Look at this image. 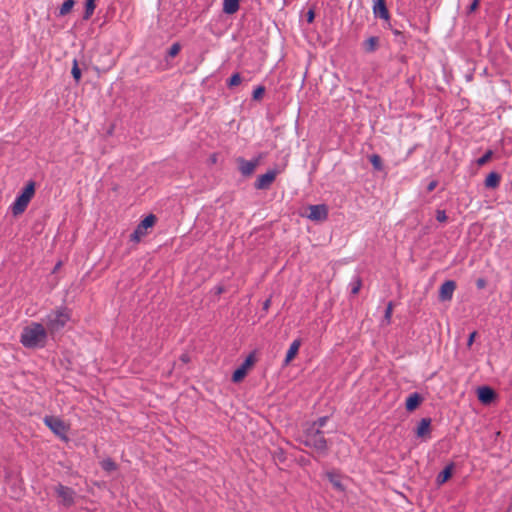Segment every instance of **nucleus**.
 Here are the masks:
<instances>
[{
  "instance_id": "6ab92c4d",
  "label": "nucleus",
  "mask_w": 512,
  "mask_h": 512,
  "mask_svg": "<svg viewBox=\"0 0 512 512\" xmlns=\"http://www.w3.org/2000/svg\"><path fill=\"white\" fill-rule=\"evenodd\" d=\"M363 49L367 53H372L377 50L379 45V38L377 36H371L363 42Z\"/></svg>"
},
{
  "instance_id": "4be33fe9",
  "label": "nucleus",
  "mask_w": 512,
  "mask_h": 512,
  "mask_svg": "<svg viewBox=\"0 0 512 512\" xmlns=\"http://www.w3.org/2000/svg\"><path fill=\"white\" fill-rule=\"evenodd\" d=\"M100 466L106 472H113L117 469V464L110 457L103 459Z\"/></svg>"
},
{
  "instance_id": "6e6552de",
  "label": "nucleus",
  "mask_w": 512,
  "mask_h": 512,
  "mask_svg": "<svg viewBox=\"0 0 512 512\" xmlns=\"http://www.w3.org/2000/svg\"><path fill=\"white\" fill-rule=\"evenodd\" d=\"M236 161L238 164V169H239L240 173L242 174V176H244V177H248V176L252 175L253 172L255 171L257 165L259 164V158H254L252 160H246L243 157H239V158H237Z\"/></svg>"
},
{
  "instance_id": "39448f33",
  "label": "nucleus",
  "mask_w": 512,
  "mask_h": 512,
  "mask_svg": "<svg viewBox=\"0 0 512 512\" xmlns=\"http://www.w3.org/2000/svg\"><path fill=\"white\" fill-rule=\"evenodd\" d=\"M44 424L61 440L68 441V426L59 417L46 415L43 418Z\"/></svg>"
},
{
  "instance_id": "473e14b6",
  "label": "nucleus",
  "mask_w": 512,
  "mask_h": 512,
  "mask_svg": "<svg viewBox=\"0 0 512 512\" xmlns=\"http://www.w3.org/2000/svg\"><path fill=\"white\" fill-rule=\"evenodd\" d=\"M392 310H393V304L392 302H389L386 306V309L384 311V320L387 322V323H390L391 322V317H392Z\"/></svg>"
},
{
  "instance_id": "c03bdc74",
  "label": "nucleus",
  "mask_w": 512,
  "mask_h": 512,
  "mask_svg": "<svg viewBox=\"0 0 512 512\" xmlns=\"http://www.w3.org/2000/svg\"><path fill=\"white\" fill-rule=\"evenodd\" d=\"M270 304H271V300L270 299H266L264 302H263V306H262V309L264 311H267L270 307Z\"/></svg>"
},
{
  "instance_id": "4468645a",
  "label": "nucleus",
  "mask_w": 512,
  "mask_h": 512,
  "mask_svg": "<svg viewBox=\"0 0 512 512\" xmlns=\"http://www.w3.org/2000/svg\"><path fill=\"white\" fill-rule=\"evenodd\" d=\"M431 422H432L431 418H428V417L422 418L418 422V425H417V428H416V435H417V437H420V438L430 437Z\"/></svg>"
},
{
  "instance_id": "c85d7f7f",
  "label": "nucleus",
  "mask_w": 512,
  "mask_h": 512,
  "mask_svg": "<svg viewBox=\"0 0 512 512\" xmlns=\"http://www.w3.org/2000/svg\"><path fill=\"white\" fill-rule=\"evenodd\" d=\"M350 291L352 294H357L361 287V280L359 277H354L349 284Z\"/></svg>"
},
{
  "instance_id": "bb28decb",
  "label": "nucleus",
  "mask_w": 512,
  "mask_h": 512,
  "mask_svg": "<svg viewBox=\"0 0 512 512\" xmlns=\"http://www.w3.org/2000/svg\"><path fill=\"white\" fill-rule=\"evenodd\" d=\"M369 160L375 170L381 171L383 169L382 160L378 154L371 155Z\"/></svg>"
},
{
  "instance_id": "f03ea898",
  "label": "nucleus",
  "mask_w": 512,
  "mask_h": 512,
  "mask_svg": "<svg viewBox=\"0 0 512 512\" xmlns=\"http://www.w3.org/2000/svg\"><path fill=\"white\" fill-rule=\"evenodd\" d=\"M302 443L321 455H326L328 451L327 440L323 431L318 430L316 427L307 426L302 435Z\"/></svg>"
},
{
  "instance_id": "9b49d317",
  "label": "nucleus",
  "mask_w": 512,
  "mask_h": 512,
  "mask_svg": "<svg viewBox=\"0 0 512 512\" xmlns=\"http://www.w3.org/2000/svg\"><path fill=\"white\" fill-rule=\"evenodd\" d=\"M372 10L376 18H380L385 22H389L390 14L387 9L385 0H373Z\"/></svg>"
},
{
  "instance_id": "72a5a7b5",
  "label": "nucleus",
  "mask_w": 512,
  "mask_h": 512,
  "mask_svg": "<svg viewBox=\"0 0 512 512\" xmlns=\"http://www.w3.org/2000/svg\"><path fill=\"white\" fill-rule=\"evenodd\" d=\"M180 44L179 43H174L171 45V47L168 49L167 51V55L169 57H175L179 51H180Z\"/></svg>"
},
{
  "instance_id": "a211bd4d",
  "label": "nucleus",
  "mask_w": 512,
  "mask_h": 512,
  "mask_svg": "<svg viewBox=\"0 0 512 512\" xmlns=\"http://www.w3.org/2000/svg\"><path fill=\"white\" fill-rule=\"evenodd\" d=\"M500 180H501L500 175L497 172L492 171L486 176L484 185L486 188L494 189L499 186Z\"/></svg>"
},
{
  "instance_id": "a878e982",
  "label": "nucleus",
  "mask_w": 512,
  "mask_h": 512,
  "mask_svg": "<svg viewBox=\"0 0 512 512\" xmlns=\"http://www.w3.org/2000/svg\"><path fill=\"white\" fill-rule=\"evenodd\" d=\"M71 74H72V77L73 79L75 80L76 83H79L80 79H81V69L79 68L78 66V61L77 59H74L73 60V65H72V69H71Z\"/></svg>"
},
{
  "instance_id": "ea45409f",
  "label": "nucleus",
  "mask_w": 512,
  "mask_h": 512,
  "mask_svg": "<svg viewBox=\"0 0 512 512\" xmlns=\"http://www.w3.org/2000/svg\"><path fill=\"white\" fill-rule=\"evenodd\" d=\"M437 184H438V182H437L436 180H432V181L428 184V186H427V191H428V192L433 191V190L437 187Z\"/></svg>"
},
{
  "instance_id": "e433bc0d",
  "label": "nucleus",
  "mask_w": 512,
  "mask_h": 512,
  "mask_svg": "<svg viewBox=\"0 0 512 512\" xmlns=\"http://www.w3.org/2000/svg\"><path fill=\"white\" fill-rule=\"evenodd\" d=\"M478 5H479V0H473L471 2V4L468 6L467 12L473 13L478 8Z\"/></svg>"
},
{
  "instance_id": "a18cd8bd",
  "label": "nucleus",
  "mask_w": 512,
  "mask_h": 512,
  "mask_svg": "<svg viewBox=\"0 0 512 512\" xmlns=\"http://www.w3.org/2000/svg\"><path fill=\"white\" fill-rule=\"evenodd\" d=\"M181 360H182L183 362H188V361H189V357H188V355L183 354V355L181 356Z\"/></svg>"
},
{
  "instance_id": "393cba45",
  "label": "nucleus",
  "mask_w": 512,
  "mask_h": 512,
  "mask_svg": "<svg viewBox=\"0 0 512 512\" xmlns=\"http://www.w3.org/2000/svg\"><path fill=\"white\" fill-rule=\"evenodd\" d=\"M242 81V78H241V75L236 72V73H233L229 79H227L226 81V85L228 88H233L237 85H239Z\"/></svg>"
},
{
  "instance_id": "f704fd0d",
  "label": "nucleus",
  "mask_w": 512,
  "mask_h": 512,
  "mask_svg": "<svg viewBox=\"0 0 512 512\" xmlns=\"http://www.w3.org/2000/svg\"><path fill=\"white\" fill-rule=\"evenodd\" d=\"M254 362V357L252 354H250L240 365L241 369H243L245 372H247L248 368L252 366Z\"/></svg>"
},
{
  "instance_id": "c9c22d12",
  "label": "nucleus",
  "mask_w": 512,
  "mask_h": 512,
  "mask_svg": "<svg viewBox=\"0 0 512 512\" xmlns=\"http://www.w3.org/2000/svg\"><path fill=\"white\" fill-rule=\"evenodd\" d=\"M436 220L439 222H445L447 220V215L445 210L437 209L436 210Z\"/></svg>"
},
{
  "instance_id": "dca6fc26",
  "label": "nucleus",
  "mask_w": 512,
  "mask_h": 512,
  "mask_svg": "<svg viewBox=\"0 0 512 512\" xmlns=\"http://www.w3.org/2000/svg\"><path fill=\"white\" fill-rule=\"evenodd\" d=\"M300 346H301L300 339H295L292 341V343L290 344V346L286 352V356L284 359L285 365L289 364L294 359V357L296 356V354L299 351Z\"/></svg>"
},
{
  "instance_id": "f8f14e48",
  "label": "nucleus",
  "mask_w": 512,
  "mask_h": 512,
  "mask_svg": "<svg viewBox=\"0 0 512 512\" xmlns=\"http://www.w3.org/2000/svg\"><path fill=\"white\" fill-rule=\"evenodd\" d=\"M328 216L327 208L324 204L311 205L309 207L308 218L314 221L325 220Z\"/></svg>"
},
{
  "instance_id": "f257e3e1",
  "label": "nucleus",
  "mask_w": 512,
  "mask_h": 512,
  "mask_svg": "<svg viewBox=\"0 0 512 512\" xmlns=\"http://www.w3.org/2000/svg\"><path fill=\"white\" fill-rule=\"evenodd\" d=\"M47 329L41 323L32 322L23 328L20 343L29 349L43 348L47 342Z\"/></svg>"
},
{
  "instance_id": "2eb2a0df",
  "label": "nucleus",
  "mask_w": 512,
  "mask_h": 512,
  "mask_svg": "<svg viewBox=\"0 0 512 512\" xmlns=\"http://www.w3.org/2000/svg\"><path fill=\"white\" fill-rule=\"evenodd\" d=\"M422 402V397L418 392L411 393L405 402V408L407 411H414Z\"/></svg>"
},
{
  "instance_id": "58836bf2",
  "label": "nucleus",
  "mask_w": 512,
  "mask_h": 512,
  "mask_svg": "<svg viewBox=\"0 0 512 512\" xmlns=\"http://www.w3.org/2000/svg\"><path fill=\"white\" fill-rule=\"evenodd\" d=\"M224 291H225V288H224L222 285H217V286H215V287L212 289V292H213L216 296L221 295Z\"/></svg>"
},
{
  "instance_id": "9d476101",
  "label": "nucleus",
  "mask_w": 512,
  "mask_h": 512,
  "mask_svg": "<svg viewBox=\"0 0 512 512\" xmlns=\"http://www.w3.org/2000/svg\"><path fill=\"white\" fill-rule=\"evenodd\" d=\"M456 283L453 280H446L439 289V299L442 302L450 301L453 298Z\"/></svg>"
},
{
  "instance_id": "2f4dec72",
  "label": "nucleus",
  "mask_w": 512,
  "mask_h": 512,
  "mask_svg": "<svg viewBox=\"0 0 512 512\" xmlns=\"http://www.w3.org/2000/svg\"><path fill=\"white\" fill-rule=\"evenodd\" d=\"M492 155H493V152L491 150H487L481 157H479L477 159V161H476L477 164L479 166L484 165L492 157Z\"/></svg>"
},
{
  "instance_id": "1a4fd4ad",
  "label": "nucleus",
  "mask_w": 512,
  "mask_h": 512,
  "mask_svg": "<svg viewBox=\"0 0 512 512\" xmlns=\"http://www.w3.org/2000/svg\"><path fill=\"white\" fill-rule=\"evenodd\" d=\"M277 176V171L272 169L268 170L266 173L258 176L257 180L254 183V186L258 190H265L270 187V185L274 182Z\"/></svg>"
},
{
  "instance_id": "20e7f679",
  "label": "nucleus",
  "mask_w": 512,
  "mask_h": 512,
  "mask_svg": "<svg viewBox=\"0 0 512 512\" xmlns=\"http://www.w3.org/2000/svg\"><path fill=\"white\" fill-rule=\"evenodd\" d=\"M34 194L35 182L30 180L21 189L19 194L16 196L14 202L11 204V211L13 215L17 216L19 214H22L26 210Z\"/></svg>"
},
{
  "instance_id": "c756f323",
  "label": "nucleus",
  "mask_w": 512,
  "mask_h": 512,
  "mask_svg": "<svg viewBox=\"0 0 512 512\" xmlns=\"http://www.w3.org/2000/svg\"><path fill=\"white\" fill-rule=\"evenodd\" d=\"M328 416H322L319 417L317 420L309 424V427H316L318 430H321L322 427H324L327 424Z\"/></svg>"
},
{
  "instance_id": "aec40b11",
  "label": "nucleus",
  "mask_w": 512,
  "mask_h": 512,
  "mask_svg": "<svg viewBox=\"0 0 512 512\" xmlns=\"http://www.w3.org/2000/svg\"><path fill=\"white\" fill-rule=\"evenodd\" d=\"M326 476L328 478V480L330 481V483L333 485V487L338 490V491H344V486L341 482V479H340V476L339 475H336L334 472L332 471H328L326 473Z\"/></svg>"
},
{
  "instance_id": "7ed1b4c3",
  "label": "nucleus",
  "mask_w": 512,
  "mask_h": 512,
  "mask_svg": "<svg viewBox=\"0 0 512 512\" xmlns=\"http://www.w3.org/2000/svg\"><path fill=\"white\" fill-rule=\"evenodd\" d=\"M71 319L70 310L61 306L46 315L45 323L50 334L60 332Z\"/></svg>"
},
{
  "instance_id": "ddd939ff",
  "label": "nucleus",
  "mask_w": 512,
  "mask_h": 512,
  "mask_svg": "<svg viewBox=\"0 0 512 512\" xmlns=\"http://www.w3.org/2000/svg\"><path fill=\"white\" fill-rule=\"evenodd\" d=\"M477 397L482 404H490L495 399L496 393L489 386H481L477 389Z\"/></svg>"
},
{
  "instance_id": "423d86ee",
  "label": "nucleus",
  "mask_w": 512,
  "mask_h": 512,
  "mask_svg": "<svg viewBox=\"0 0 512 512\" xmlns=\"http://www.w3.org/2000/svg\"><path fill=\"white\" fill-rule=\"evenodd\" d=\"M55 493L59 498V503L65 507H71L76 501V492L74 489L58 484L55 486Z\"/></svg>"
},
{
  "instance_id": "0eeeda50",
  "label": "nucleus",
  "mask_w": 512,
  "mask_h": 512,
  "mask_svg": "<svg viewBox=\"0 0 512 512\" xmlns=\"http://www.w3.org/2000/svg\"><path fill=\"white\" fill-rule=\"evenodd\" d=\"M156 221V217L153 214L147 215L135 228L130 236L131 241L139 242L141 237L146 234V230L151 228Z\"/></svg>"
},
{
  "instance_id": "f3484780",
  "label": "nucleus",
  "mask_w": 512,
  "mask_h": 512,
  "mask_svg": "<svg viewBox=\"0 0 512 512\" xmlns=\"http://www.w3.org/2000/svg\"><path fill=\"white\" fill-rule=\"evenodd\" d=\"M453 467V463H450L447 466H445V468L436 477L437 485H443L450 479V477L452 476Z\"/></svg>"
},
{
  "instance_id": "4c0bfd02",
  "label": "nucleus",
  "mask_w": 512,
  "mask_h": 512,
  "mask_svg": "<svg viewBox=\"0 0 512 512\" xmlns=\"http://www.w3.org/2000/svg\"><path fill=\"white\" fill-rule=\"evenodd\" d=\"M487 281L484 278H478L476 280V287L477 289L481 290L486 287Z\"/></svg>"
},
{
  "instance_id": "7c9ffc66",
  "label": "nucleus",
  "mask_w": 512,
  "mask_h": 512,
  "mask_svg": "<svg viewBox=\"0 0 512 512\" xmlns=\"http://www.w3.org/2000/svg\"><path fill=\"white\" fill-rule=\"evenodd\" d=\"M264 93H265V87L263 85H258L254 88V90L252 92V99L259 100L262 98Z\"/></svg>"
},
{
  "instance_id": "5701e85b",
  "label": "nucleus",
  "mask_w": 512,
  "mask_h": 512,
  "mask_svg": "<svg viewBox=\"0 0 512 512\" xmlns=\"http://www.w3.org/2000/svg\"><path fill=\"white\" fill-rule=\"evenodd\" d=\"M95 8H96L95 0H86L83 19L88 20L93 15Z\"/></svg>"
},
{
  "instance_id": "a19ab883",
  "label": "nucleus",
  "mask_w": 512,
  "mask_h": 512,
  "mask_svg": "<svg viewBox=\"0 0 512 512\" xmlns=\"http://www.w3.org/2000/svg\"><path fill=\"white\" fill-rule=\"evenodd\" d=\"M475 336H476V332L475 331H473L472 333L469 334L468 339H467V345L468 346H471L473 344Z\"/></svg>"
},
{
  "instance_id": "b1692460",
  "label": "nucleus",
  "mask_w": 512,
  "mask_h": 512,
  "mask_svg": "<svg viewBox=\"0 0 512 512\" xmlns=\"http://www.w3.org/2000/svg\"><path fill=\"white\" fill-rule=\"evenodd\" d=\"M75 5L74 0H65L59 8L58 16H65L68 14Z\"/></svg>"
},
{
  "instance_id": "79ce46f5",
  "label": "nucleus",
  "mask_w": 512,
  "mask_h": 512,
  "mask_svg": "<svg viewBox=\"0 0 512 512\" xmlns=\"http://www.w3.org/2000/svg\"><path fill=\"white\" fill-rule=\"evenodd\" d=\"M314 18H315L314 11L310 9V10L307 12V21H308L309 23H311V22L314 20Z\"/></svg>"
},
{
  "instance_id": "412c9836",
  "label": "nucleus",
  "mask_w": 512,
  "mask_h": 512,
  "mask_svg": "<svg viewBox=\"0 0 512 512\" xmlns=\"http://www.w3.org/2000/svg\"><path fill=\"white\" fill-rule=\"evenodd\" d=\"M240 0H224L223 2V11L226 14H233L239 9Z\"/></svg>"
},
{
  "instance_id": "37998d69",
  "label": "nucleus",
  "mask_w": 512,
  "mask_h": 512,
  "mask_svg": "<svg viewBox=\"0 0 512 512\" xmlns=\"http://www.w3.org/2000/svg\"><path fill=\"white\" fill-rule=\"evenodd\" d=\"M387 26L392 30V33H393L395 36L402 35V34H401V32H400L398 29H394V28H392V25H391L390 21H389V22H387Z\"/></svg>"
},
{
  "instance_id": "cd10ccee",
  "label": "nucleus",
  "mask_w": 512,
  "mask_h": 512,
  "mask_svg": "<svg viewBox=\"0 0 512 512\" xmlns=\"http://www.w3.org/2000/svg\"><path fill=\"white\" fill-rule=\"evenodd\" d=\"M246 374H247V372H245L239 366L237 369H235V371L232 374V381L234 383H238V382L242 381L245 378Z\"/></svg>"
}]
</instances>
